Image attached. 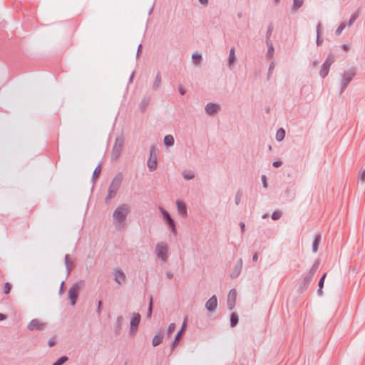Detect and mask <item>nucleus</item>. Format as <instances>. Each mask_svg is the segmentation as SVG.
<instances>
[{
    "label": "nucleus",
    "instance_id": "16",
    "mask_svg": "<svg viewBox=\"0 0 365 365\" xmlns=\"http://www.w3.org/2000/svg\"><path fill=\"white\" fill-rule=\"evenodd\" d=\"M220 109V105L215 103H208L205 108V112L210 115L216 113Z\"/></svg>",
    "mask_w": 365,
    "mask_h": 365
},
{
    "label": "nucleus",
    "instance_id": "25",
    "mask_svg": "<svg viewBox=\"0 0 365 365\" xmlns=\"http://www.w3.org/2000/svg\"><path fill=\"white\" fill-rule=\"evenodd\" d=\"M175 140L172 135H167L164 137L163 143L168 147L173 146L174 145Z\"/></svg>",
    "mask_w": 365,
    "mask_h": 365
},
{
    "label": "nucleus",
    "instance_id": "63",
    "mask_svg": "<svg viewBox=\"0 0 365 365\" xmlns=\"http://www.w3.org/2000/svg\"><path fill=\"white\" fill-rule=\"evenodd\" d=\"M166 276L168 279H172L173 277V274L170 272H167Z\"/></svg>",
    "mask_w": 365,
    "mask_h": 365
},
{
    "label": "nucleus",
    "instance_id": "62",
    "mask_svg": "<svg viewBox=\"0 0 365 365\" xmlns=\"http://www.w3.org/2000/svg\"><path fill=\"white\" fill-rule=\"evenodd\" d=\"M258 259V254L257 253H255L252 256V261L253 262H257Z\"/></svg>",
    "mask_w": 365,
    "mask_h": 365
},
{
    "label": "nucleus",
    "instance_id": "45",
    "mask_svg": "<svg viewBox=\"0 0 365 365\" xmlns=\"http://www.w3.org/2000/svg\"><path fill=\"white\" fill-rule=\"evenodd\" d=\"M175 329V323H170L168 326V334H171Z\"/></svg>",
    "mask_w": 365,
    "mask_h": 365
},
{
    "label": "nucleus",
    "instance_id": "27",
    "mask_svg": "<svg viewBox=\"0 0 365 365\" xmlns=\"http://www.w3.org/2000/svg\"><path fill=\"white\" fill-rule=\"evenodd\" d=\"M235 49L234 47H232L230 50V53L228 56V66L231 68L232 65L234 63L235 61Z\"/></svg>",
    "mask_w": 365,
    "mask_h": 365
},
{
    "label": "nucleus",
    "instance_id": "7",
    "mask_svg": "<svg viewBox=\"0 0 365 365\" xmlns=\"http://www.w3.org/2000/svg\"><path fill=\"white\" fill-rule=\"evenodd\" d=\"M168 246L164 242H158L155 247V254L158 257L163 261L166 262L168 259Z\"/></svg>",
    "mask_w": 365,
    "mask_h": 365
},
{
    "label": "nucleus",
    "instance_id": "26",
    "mask_svg": "<svg viewBox=\"0 0 365 365\" xmlns=\"http://www.w3.org/2000/svg\"><path fill=\"white\" fill-rule=\"evenodd\" d=\"M238 322H239V316H238L237 313L232 312L230 314V327H236L237 325Z\"/></svg>",
    "mask_w": 365,
    "mask_h": 365
},
{
    "label": "nucleus",
    "instance_id": "12",
    "mask_svg": "<svg viewBox=\"0 0 365 365\" xmlns=\"http://www.w3.org/2000/svg\"><path fill=\"white\" fill-rule=\"evenodd\" d=\"M237 298V292L235 289H232L228 294L227 297V307L230 310H232L235 306Z\"/></svg>",
    "mask_w": 365,
    "mask_h": 365
},
{
    "label": "nucleus",
    "instance_id": "3",
    "mask_svg": "<svg viewBox=\"0 0 365 365\" xmlns=\"http://www.w3.org/2000/svg\"><path fill=\"white\" fill-rule=\"evenodd\" d=\"M85 286V282L80 280L74 283L68 290V298L71 300V304L74 306L76 303L79 291Z\"/></svg>",
    "mask_w": 365,
    "mask_h": 365
},
{
    "label": "nucleus",
    "instance_id": "59",
    "mask_svg": "<svg viewBox=\"0 0 365 365\" xmlns=\"http://www.w3.org/2000/svg\"><path fill=\"white\" fill-rule=\"evenodd\" d=\"M64 281H62L61 282V286H60V289H59V294H61L63 292V284H64Z\"/></svg>",
    "mask_w": 365,
    "mask_h": 365
},
{
    "label": "nucleus",
    "instance_id": "19",
    "mask_svg": "<svg viewBox=\"0 0 365 365\" xmlns=\"http://www.w3.org/2000/svg\"><path fill=\"white\" fill-rule=\"evenodd\" d=\"M185 327H186V320H184L180 330L177 333L174 340L173 341V342L171 344V349L172 350H173L175 348V346L178 344L179 339H180L182 333L183 332L184 329L185 328Z\"/></svg>",
    "mask_w": 365,
    "mask_h": 365
},
{
    "label": "nucleus",
    "instance_id": "15",
    "mask_svg": "<svg viewBox=\"0 0 365 365\" xmlns=\"http://www.w3.org/2000/svg\"><path fill=\"white\" fill-rule=\"evenodd\" d=\"M302 277L303 279L299 288L301 292H304L308 288L310 282L313 279V277L307 274H302Z\"/></svg>",
    "mask_w": 365,
    "mask_h": 365
},
{
    "label": "nucleus",
    "instance_id": "23",
    "mask_svg": "<svg viewBox=\"0 0 365 365\" xmlns=\"http://www.w3.org/2000/svg\"><path fill=\"white\" fill-rule=\"evenodd\" d=\"M321 242V235H317L314 237V239L312 242V251L316 253L318 251L319 245Z\"/></svg>",
    "mask_w": 365,
    "mask_h": 365
},
{
    "label": "nucleus",
    "instance_id": "52",
    "mask_svg": "<svg viewBox=\"0 0 365 365\" xmlns=\"http://www.w3.org/2000/svg\"><path fill=\"white\" fill-rule=\"evenodd\" d=\"M141 49H142V44H139L138 46V50H137V53H136L137 59L139 58V57H140V55L141 53Z\"/></svg>",
    "mask_w": 365,
    "mask_h": 365
},
{
    "label": "nucleus",
    "instance_id": "51",
    "mask_svg": "<svg viewBox=\"0 0 365 365\" xmlns=\"http://www.w3.org/2000/svg\"><path fill=\"white\" fill-rule=\"evenodd\" d=\"M178 91L182 96L185 95L186 93V90L181 85L178 87Z\"/></svg>",
    "mask_w": 365,
    "mask_h": 365
},
{
    "label": "nucleus",
    "instance_id": "49",
    "mask_svg": "<svg viewBox=\"0 0 365 365\" xmlns=\"http://www.w3.org/2000/svg\"><path fill=\"white\" fill-rule=\"evenodd\" d=\"M274 48H269L267 52V58H270L273 56L274 54Z\"/></svg>",
    "mask_w": 365,
    "mask_h": 365
},
{
    "label": "nucleus",
    "instance_id": "5",
    "mask_svg": "<svg viewBox=\"0 0 365 365\" xmlns=\"http://www.w3.org/2000/svg\"><path fill=\"white\" fill-rule=\"evenodd\" d=\"M123 143L124 140L122 137L116 138L110 156L111 161H116L120 158L123 150Z\"/></svg>",
    "mask_w": 365,
    "mask_h": 365
},
{
    "label": "nucleus",
    "instance_id": "39",
    "mask_svg": "<svg viewBox=\"0 0 365 365\" xmlns=\"http://www.w3.org/2000/svg\"><path fill=\"white\" fill-rule=\"evenodd\" d=\"M242 197V191L241 190H239L235 195V201L236 205L240 204Z\"/></svg>",
    "mask_w": 365,
    "mask_h": 365
},
{
    "label": "nucleus",
    "instance_id": "61",
    "mask_svg": "<svg viewBox=\"0 0 365 365\" xmlns=\"http://www.w3.org/2000/svg\"><path fill=\"white\" fill-rule=\"evenodd\" d=\"M321 24H318L317 26V36H320Z\"/></svg>",
    "mask_w": 365,
    "mask_h": 365
},
{
    "label": "nucleus",
    "instance_id": "30",
    "mask_svg": "<svg viewBox=\"0 0 365 365\" xmlns=\"http://www.w3.org/2000/svg\"><path fill=\"white\" fill-rule=\"evenodd\" d=\"M182 177L185 180H192L195 178V173L190 170H185L182 173Z\"/></svg>",
    "mask_w": 365,
    "mask_h": 365
},
{
    "label": "nucleus",
    "instance_id": "54",
    "mask_svg": "<svg viewBox=\"0 0 365 365\" xmlns=\"http://www.w3.org/2000/svg\"><path fill=\"white\" fill-rule=\"evenodd\" d=\"M266 44H267V46L268 48H274L270 38H266Z\"/></svg>",
    "mask_w": 365,
    "mask_h": 365
},
{
    "label": "nucleus",
    "instance_id": "13",
    "mask_svg": "<svg viewBox=\"0 0 365 365\" xmlns=\"http://www.w3.org/2000/svg\"><path fill=\"white\" fill-rule=\"evenodd\" d=\"M45 326H46V323H42V322H39L38 319H32L29 322V324L27 326V328L31 331H34V330L41 331L44 329Z\"/></svg>",
    "mask_w": 365,
    "mask_h": 365
},
{
    "label": "nucleus",
    "instance_id": "10",
    "mask_svg": "<svg viewBox=\"0 0 365 365\" xmlns=\"http://www.w3.org/2000/svg\"><path fill=\"white\" fill-rule=\"evenodd\" d=\"M140 314L139 313H133L132 314V317L130 318V334H134L138 329V325H139V323L140 322Z\"/></svg>",
    "mask_w": 365,
    "mask_h": 365
},
{
    "label": "nucleus",
    "instance_id": "48",
    "mask_svg": "<svg viewBox=\"0 0 365 365\" xmlns=\"http://www.w3.org/2000/svg\"><path fill=\"white\" fill-rule=\"evenodd\" d=\"M261 180H262L263 187L267 188L268 185H267V182L266 175H262V177H261Z\"/></svg>",
    "mask_w": 365,
    "mask_h": 365
},
{
    "label": "nucleus",
    "instance_id": "36",
    "mask_svg": "<svg viewBox=\"0 0 365 365\" xmlns=\"http://www.w3.org/2000/svg\"><path fill=\"white\" fill-rule=\"evenodd\" d=\"M68 360V356H62L60 358H58L52 365H63Z\"/></svg>",
    "mask_w": 365,
    "mask_h": 365
},
{
    "label": "nucleus",
    "instance_id": "14",
    "mask_svg": "<svg viewBox=\"0 0 365 365\" xmlns=\"http://www.w3.org/2000/svg\"><path fill=\"white\" fill-rule=\"evenodd\" d=\"M242 264H243L242 259L241 258H240L237 260V262H236V264L233 268V270L232 271V272L230 274V277L232 279H235L239 277V275L241 272L242 268Z\"/></svg>",
    "mask_w": 365,
    "mask_h": 365
},
{
    "label": "nucleus",
    "instance_id": "1",
    "mask_svg": "<svg viewBox=\"0 0 365 365\" xmlns=\"http://www.w3.org/2000/svg\"><path fill=\"white\" fill-rule=\"evenodd\" d=\"M130 212L129 206L127 204H122L119 205L113 212V218L114 222L119 224V227H120L124 225V222L126 220V217Z\"/></svg>",
    "mask_w": 365,
    "mask_h": 365
},
{
    "label": "nucleus",
    "instance_id": "42",
    "mask_svg": "<svg viewBox=\"0 0 365 365\" xmlns=\"http://www.w3.org/2000/svg\"><path fill=\"white\" fill-rule=\"evenodd\" d=\"M326 276H327V273H324L323 275L319 279V281L318 283L319 287L323 288Z\"/></svg>",
    "mask_w": 365,
    "mask_h": 365
},
{
    "label": "nucleus",
    "instance_id": "9",
    "mask_svg": "<svg viewBox=\"0 0 365 365\" xmlns=\"http://www.w3.org/2000/svg\"><path fill=\"white\" fill-rule=\"evenodd\" d=\"M335 59L332 54H329L324 63L322 66V68L319 71V75L322 78H325L329 71V68L331 65L334 62Z\"/></svg>",
    "mask_w": 365,
    "mask_h": 365
},
{
    "label": "nucleus",
    "instance_id": "46",
    "mask_svg": "<svg viewBox=\"0 0 365 365\" xmlns=\"http://www.w3.org/2000/svg\"><path fill=\"white\" fill-rule=\"evenodd\" d=\"M275 66V64L274 62H272L269 65V69H268V73H267V76H268V78H269V76L272 75V71L274 69Z\"/></svg>",
    "mask_w": 365,
    "mask_h": 365
},
{
    "label": "nucleus",
    "instance_id": "8",
    "mask_svg": "<svg viewBox=\"0 0 365 365\" xmlns=\"http://www.w3.org/2000/svg\"><path fill=\"white\" fill-rule=\"evenodd\" d=\"M147 165L150 172L155 170L158 167L157 153L154 145L150 148V156L147 162Z\"/></svg>",
    "mask_w": 365,
    "mask_h": 365
},
{
    "label": "nucleus",
    "instance_id": "28",
    "mask_svg": "<svg viewBox=\"0 0 365 365\" xmlns=\"http://www.w3.org/2000/svg\"><path fill=\"white\" fill-rule=\"evenodd\" d=\"M285 134H286L285 130L282 128H280L279 129L277 130V131L276 133V140L278 142L282 141L284 139Z\"/></svg>",
    "mask_w": 365,
    "mask_h": 365
},
{
    "label": "nucleus",
    "instance_id": "40",
    "mask_svg": "<svg viewBox=\"0 0 365 365\" xmlns=\"http://www.w3.org/2000/svg\"><path fill=\"white\" fill-rule=\"evenodd\" d=\"M281 216H282L281 212L276 210L272 213L271 217L273 220H277L281 217Z\"/></svg>",
    "mask_w": 365,
    "mask_h": 365
},
{
    "label": "nucleus",
    "instance_id": "11",
    "mask_svg": "<svg viewBox=\"0 0 365 365\" xmlns=\"http://www.w3.org/2000/svg\"><path fill=\"white\" fill-rule=\"evenodd\" d=\"M295 193L296 189L294 184L289 183L284 190V197L288 201H292L295 197Z\"/></svg>",
    "mask_w": 365,
    "mask_h": 365
},
{
    "label": "nucleus",
    "instance_id": "17",
    "mask_svg": "<svg viewBox=\"0 0 365 365\" xmlns=\"http://www.w3.org/2000/svg\"><path fill=\"white\" fill-rule=\"evenodd\" d=\"M217 306V299L215 295L212 296L206 302L205 307L209 312H213Z\"/></svg>",
    "mask_w": 365,
    "mask_h": 365
},
{
    "label": "nucleus",
    "instance_id": "38",
    "mask_svg": "<svg viewBox=\"0 0 365 365\" xmlns=\"http://www.w3.org/2000/svg\"><path fill=\"white\" fill-rule=\"evenodd\" d=\"M358 17H359L358 12H356L354 14H352L349 21H348L347 24H346V26H351L354 24V22L357 19Z\"/></svg>",
    "mask_w": 365,
    "mask_h": 365
},
{
    "label": "nucleus",
    "instance_id": "50",
    "mask_svg": "<svg viewBox=\"0 0 365 365\" xmlns=\"http://www.w3.org/2000/svg\"><path fill=\"white\" fill-rule=\"evenodd\" d=\"M282 165V160H276L272 163V166L274 168H279Z\"/></svg>",
    "mask_w": 365,
    "mask_h": 365
},
{
    "label": "nucleus",
    "instance_id": "2",
    "mask_svg": "<svg viewBox=\"0 0 365 365\" xmlns=\"http://www.w3.org/2000/svg\"><path fill=\"white\" fill-rule=\"evenodd\" d=\"M123 180V175L120 173L115 175V177L113 179L109 187H108V193L105 199V202L108 204L110 200L113 197V196L116 194L118 190L119 189L121 182Z\"/></svg>",
    "mask_w": 365,
    "mask_h": 365
},
{
    "label": "nucleus",
    "instance_id": "55",
    "mask_svg": "<svg viewBox=\"0 0 365 365\" xmlns=\"http://www.w3.org/2000/svg\"><path fill=\"white\" fill-rule=\"evenodd\" d=\"M359 179L361 182H365V170L359 175Z\"/></svg>",
    "mask_w": 365,
    "mask_h": 365
},
{
    "label": "nucleus",
    "instance_id": "24",
    "mask_svg": "<svg viewBox=\"0 0 365 365\" xmlns=\"http://www.w3.org/2000/svg\"><path fill=\"white\" fill-rule=\"evenodd\" d=\"M101 163H100L97 167L95 168L93 173V175H92V179H91V181L94 183L96 182V180L99 178L100 175H101Z\"/></svg>",
    "mask_w": 365,
    "mask_h": 365
},
{
    "label": "nucleus",
    "instance_id": "33",
    "mask_svg": "<svg viewBox=\"0 0 365 365\" xmlns=\"http://www.w3.org/2000/svg\"><path fill=\"white\" fill-rule=\"evenodd\" d=\"M65 265L66 267V275L68 276L71 271V263L69 260V255L65 256Z\"/></svg>",
    "mask_w": 365,
    "mask_h": 365
},
{
    "label": "nucleus",
    "instance_id": "37",
    "mask_svg": "<svg viewBox=\"0 0 365 365\" xmlns=\"http://www.w3.org/2000/svg\"><path fill=\"white\" fill-rule=\"evenodd\" d=\"M153 297L150 296V302H149V306H148V312H147V318H150L151 316H152V313H153Z\"/></svg>",
    "mask_w": 365,
    "mask_h": 365
},
{
    "label": "nucleus",
    "instance_id": "18",
    "mask_svg": "<svg viewBox=\"0 0 365 365\" xmlns=\"http://www.w3.org/2000/svg\"><path fill=\"white\" fill-rule=\"evenodd\" d=\"M177 209L181 216L185 217L187 215L186 204L180 200H177L176 201Z\"/></svg>",
    "mask_w": 365,
    "mask_h": 365
},
{
    "label": "nucleus",
    "instance_id": "41",
    "mask_svg": "<svg viewBox=\"0 0 365 365\" xmlns=\"http://www.w3.org/2000/svg\"><path fill=\"white\" fill-rule=\"evenodd\" d=\"M345 26H346V24H344V23H341V24L338 26V28L336 29V31H335V34H336V36H339V35L341 34V32H342V31L344 30V29L345 28Z\"/></svg>",
    "mask_w": 365,
    "mask_h": 365
},
{
    "label": "nucleus",
    "instance_id": "56",
    "mask_svg": "<svg viewBox=\"0 0 365 365\" xmlns=\"http://www.w3.org/2000/svg\"><path fill=\"white\" fill-rule=\"evenodd\" d=\"M239 225H240V227L241 228V232L244 233L245 232V224L243 222H240Z\"/></svg>",
    "mask_w": 365,
    "mask_h": 365
},
{
    "label": "nucleus",
    "instance_id": "20",
    "mask_svg": "<svg viewBox=\"0 0 365 365\" xmlns=\"http://www.w3.org/2000/svg\"><path fill=\"white\" fill-rule=\"evenodd\" d=\"M115 276V281L118 284H121L122 282H123L125 279V275L124 272L122 271V269H119L115 271L114 272Z\"/></svg>",
    "mask_w": 365,
    "mask_h": 365
},
{
    "label": "nucleus",
    "instance_id": "44",
    "mask_svg": "<svg viewBox=\"0 0 365 365\" xmlns=\"http://www.w3.org/2000/svg\"><path fill=\"white\" fill-rule=\"evenodd\" d=\"M272 31H273V26L270 24L267 27V33H266V38H270Z\"/></svg>",
    "mask_w": 365,
    "mask_h": 365
},
{
    "label": "nucleus",
    "instance_id": "64",
    "mask_svg": "<svg viewBox=\"0 0 365 365\" xmlns=\"http://www.w3.org/2000/svg\"><path fill=\"white\" fill-rule=\"evenodd\" d=\"M323 288H320L319 287L318 290H317V294L319 296H322L323 294V290H322Z\"/></svg>",
    "mask_w": 365,
    "mask_h": 365
},
{
    "label": "nucleus",
    "instance_id": "35",
    "mask_svg": "<svg viewBox=\"0 0 365 365\" xmlns=\"http://www.w3.org/2000/svg\"><path fill=\"white\" fill-rule=\"evenodd\" d=\"M192 60L194 64L197 65L202 60V55L200 53H193L192 55Z\"/></svg>",
    "mask_w": 365,
    "mask_h": 365
},
{
    "label": "nucleus",
    "instance_id": "34",
    "mask_svg": "<svg viewBox=\"0 0 365 365\" xmlns=\"http://www.w3.org/2000/svg\"><path fill=\"white\" fill-rule=\"evenodd\" d=\"M319 266V262L316 261L314 264L312 265V268L310 269L309 272L307 273V274L310 275L311 277H314L317 269Z\"/></svg>",
    "mask_w": 365,
    "mask_h": 365
},
{
    "label": "nucleus",
    "instance_id": "43",
    "mask_svg": "<svg viewBox=\"0 0 365 365\" xmlns=\"http://www.w3.org/2000/svg\"><path fill=\"white\" fill-rule=\"evenodd\" d=\"M11 289V285L9 282L5 283L4 287V294H9L10 292Z\"/></svg>",
    "mask_w": 365,
    "mask_h": 365
},
{
    "label": "nucleus",
    "instance_id": "31",
    "mask_svg": "<svg viewBox=\"0 0 365 365\" xmlns=\"http://www.w3.org/2000/svg\"><path fill=\"white\" fill-rule=\"evenodd\" d=\"M303 4L304 0H293V4L292 8V11H297L302 6Z\"/></svg>",
    "mask_w": 365,
    "mask_h": 365
},
{
    "label": "nucleus",
    "instance_id": "29",
    "mask_svg": "<svg viewBox=\"0 0 365 365\" xmlns=\"http://www.w3.org/2000/svg\"><path fill=\"white\" fill-rule=\"evenodd\" d=\"M150 97L147 96H144L142 98L140 103V108L143 111H144L146 109V108L148 107V106L150 103Z\"/></svg>",
    "mask_w": 365,
    "mask_h": 365
},
{
    "label": "nucleus",
    "instance_id": "47",
    "mask_svg": "<svg viewBox=\"0 0 365 365\" xmlns=\"http://www.w3.org/2000/svg\"><path fill=\"white\" fill-rule=\"evenodd\" d=\"M101 307H102V302L99 300L98 302L97 309H96V313L98 316H101Z\"/></svg>",
    "mask_w": 365,
    "mask_h": 365
},
{
    "label": "nucleus",
    "instance_id": "53",
    "mask_svg": "<svg viewBox=\"0 0 365 365\" xmlns=\"http://www.w3.org/2000/svg\"><path fill=\"white\" fill-rule=\"evenodd\" d=\"M266 44H267V46L268 48H274L270 38H266Z\"/></svg>",
    "mask_w": 365,
    "mask_h": 365
},
{
    "label": "nucleus",
    "instance_id": "57",
    "mask_svg": "<svg viewBox=\"0 0 365 365\" xmlns=\"http://www.w3.org/2000/svg\"><path fill=\"white\" fill-rule=\"evenodd\" d=\"M48 344L49 347H52L55 344L54 338H51L48 340Z\"/></svg>",
    "mask_w": 365,
    "mask_h": 365
},
{
    "label": "nucleus",
    "instance_id": "4",
    "mask_svg": "<svg viewBox=\"0 0 365 365\" xmlns=\"http://www.w3.org/2000/svg\"><path fill=\"white\" fill-rule=\"evenodd\" d=\"M357 68L356 67H352L349 70L345 71L343 74L341 87H340V93H342L345 89L347 88L349 83L352 81L353 78L356 75Z\"/></svg>",
    "mask_w": 365,
    "mask_h": 365
},
{
    "label": "nucleus",
    "instance_id": "32",
    "mask_svg": "<svg viewBox=\"0 0 365 365\" xmlns=\"http://www.w3.org/2000/svg\"><path fill=\"white\" fill-rule=\"evenodd\" d=\"M122 321H123V317L118 316L116 318L115 324V331L116 334H120Z\"/></svg>",
    "mask_w": 365,
    "mask_h": 365
},
{
    "label": "nucleus",
    "instance_id": "60",
    "mask_svg": "<svg viewBox=\"0 0 365 365\" xmlns=\"http://www.w3.org/2000/svg\"><path fill=\"white\" fill-rule=\"evenodd\" d=\"M341 48H342L344 51H349V45H347V44H343V45L341 46Z\"/></svg>",
    "mask_w": 365,
    "mask_h": 365
},
{
    "label": "nucleus",
    "instance_id": "22",
    "mask_svg": "<svg viewBox=\"0 0 365 365\" xmlns=\"http://www.w3.org/2000/svg\"><path fill=\"white\" fill-rule=\"evenodd\" d=\"M163 336L161 334L160 331L155 334L152 340V345L153 346H157L160 345L163 342Z\"/></svg>",
    "mask_w": 365,
    "mask_h": 365
},
{
    "label": "nucleus",
    "instance_id": "58",
    "mask_svg": "<svg viewBox=\"0 0 365 365\" xmlns=\"http://www.w3.org/2000/svg\"><path fill=\"white\" fill-rule=\"evenodd\" d=\"M316 43L317 46H320L322 43V40H321L320 36H317Z\"/></svg>",
    "mask_w": 365,
    "mask_h": 365
},
{
    "label": "nucleus",
    "instance_id": "6",
    "mask_svg": "<svg viewBox=\"0 0 365 365\" xmlns=\"http://www.w3.org/2000/svg\"><path fill=\"white\" fill-rule=\"evenodd\" d=\"M159 210L160 211V213L163 215V220H165V222L168 226L170 232L173 234L176 235L177 234V229H176V225H175V222L174 220L171 217L170 215L169 214V212L166 210H165L162 207H160Z\"/></svg>",
    "mask_w": 365,
    "mask_h": 365
},
{
    "label": "nucleus",
    "instance_id": "21",
    "mask_svg": "<svg viewBox=\"0 0 365 365\" xmlns=\"http://www.w3.org/2000/svg\"><path fill=\"white\" fill-rule=\"evenodd\" d=\"M161 83H162L161 74H160V72L158 71L155 78V80H154V82H153V84L152 86V89L153 91H157L161 86Z\"/></svg>",
    "mask_w": 365,
    "mask_h": 365
}]
</instances>
